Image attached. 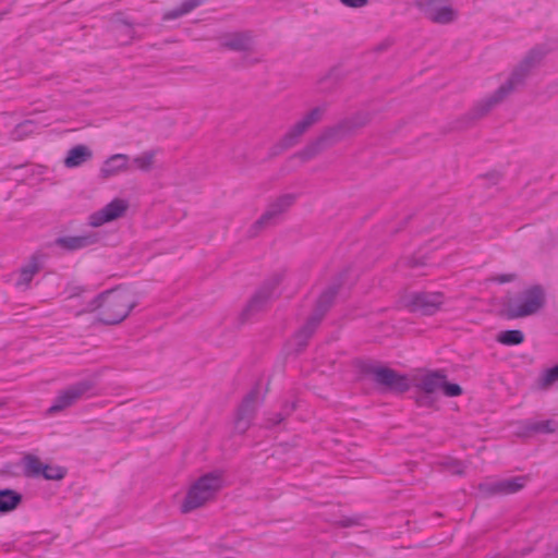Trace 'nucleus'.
<instances>
[{"label": "nucleus", "mask_w": 558, "mask_h": 558, "mask_svg": "<svg viewBox=\"0 0 558 558\" xmlns=\"http://www.w3.org/2000/svg\"><path fill=\"white\" fill-rule=\"evenodd\" d=\"M547 51L542 46H535L529 50L525 57L513 69L509 78L500 85L490 96L478 101L468 113L457 121V129L469 128L474 121L486 116L496 105L500 104L515 87L522 85L530 74L531 70L536 66Z\"/></svg>", "instance_id": "1"}, {"label": "nucleus", "mask_w": 558, "mask_h": 558, "mask_svg": "<svg viewBox=\"0 0 558 558\" xmlns=\"http://www.w3.org/2000/svg\"><path fill=\"white\" fill-rule=\"evenodd\" d=\"M132 293L121 287L106 290L95 296L84 312L97 311V322L102 325H118L135 307Z\"/></svg>", "instance_id": "2"}, {"label": "nucleus", "mask_w": 558, "mask_h": 558, "mask_svg": "<svg viewBox=\"0 0 558 558\" xmlns=\"http://www.w3.org/2000/svg\"><path fill=\"white\" fill-rule=\"evenodd\" d=\"M357 368L361 374L372 376L373 383L380 393L401 395L410 389L408 375L388 366L368 361H359Z\"/></svg>", "instance_id": "3"}, {"label": "nucleus", "mask_w": 558, "mask_h": 558, "mask_svg": "<svg viewBox=\"0 0 558 558\" xmlns=\"http://www.w3.org/2000/svg\"><path fill=\"white\" fill-rule=\"evenodd\" d=\"M546 304V293L541 284L521 291L505 303L504 314L508 319L527 317L538 313Z\"/></svg>", "instance_id": "4"}, {"label": "nucleus", "mask_w": 558, "mask_h": 558, "mask_svg": "<svg viewBox=\"0 0 558 558\" xmlns=\"http://www.w3.org/2000/svg\"><path fill=\"white\" fill-rule=\"evenodd\" d=\"M222 487L221 474L217 471L202 475L187 490L181 504V512L190 513L204 506L213 499L215 494Z\"/></svg>", "instance_id": "5"}, {"label": "nucleus", "mask_w": 558, "mask_h": 558, "mask_svg": "<svg viewBox=\"0 0 558 558\" xmlns=\"http://www.w3.org/2000/svg\"><path fill=\"white\" fill-rule=\"evenodd\" d=\"M348 135L347 129L342 121H340L332 126L326 128L316 138L299 150L295 156L303 161H308Z\"/></svg>", "instance_id": "6"}, {"label": "nucleus", "mask_w": 558, "mask_h": 558, "mask_svg": "<svg viewBox=\"0 0 558 558\" xmlns=\"http://www.w3.org/2000/svg\"><path fill=\"white\" fill-rule=\"evenodd\" d=\"M348 135L347 129L342 121H340L332 126L326 128L316 138L299 150L295 156L303 161H308Z\"/></svg>", "instance_id": "7"}, {"label": "nucleus", "mask_w": 558, "mask_h": 558, "mask_svg": "<svg viewBox=\"0 0 558 558\" xmlns=\"http://www.w3.org/2000/svg\"><path fill=\"white\" fill-rule=\"evenodd\" d=\"M282 279V274L277 272L263 282L241 312L240 319L242 323L247 322L251 317L266 308L268 303L272 300L275 291L281 283Z\"/></svg>", "instance_id": "8"}, {"label": "nucleus", "mask_w": 558, "mask_h": 558, "mask_svg": "<svg viewBox=\"0 0 558 558\" xmlns=\"http://www.w3.org/2000/svg\"><path fill=\"white\" fill-rule=\"evenodd\" d=\"M445 302L442 292H414L403 299L404 306L411 313L429 316L437 313Z\"/></svg>", "instance_id": "9"}, {"label": "nucleus", "mask_w": 558, "mask_h": 558, "mask_svg": "<svg viewBox=\"0 0 558 558\" xmlns=\"http://www.w3.org/2000/svg\"><path fill=\"white\" fill-rule=\"evenodd\" d=\"M94 388L95 381L93 379H82L70 385L56 397L47 412L53 414L73 405Z\"/></svg>", "instance_id": "10"}, {"label": "nucleus", "mask_w": 558, "mask_h": 558, "mask_svg": "<svg viewBox=\"0 0 558 558\" xmlns=\"http://www.w3.org/2000/svg\"><path fill=\"white\" fill-rule=\"evenodd\" d=\"M416 8L432 22L449 24L457 17L451 0H414Z\"/></svg>", "instance_id": "11"}, {"label": "nucleus", "mask_w": 558, "mask_h": 558, "mask_svg": "<svg viewBox=\"0 0 558 558\" xmlns=\"http://www.w3.org/2000/svg\"><path fill=\"white\" fill-rule=\"evenodd\" d=\"M527 482V476H514L499 481H486L477 486L482 498L506 496L521 490Z\"/></svg>", "instance_id": "12"}, {"label": "nucleus", "mask_w": 558, "mask_h": 558, "mask_svg": "<svg viewBox=\"0 0 558 558\" xmlns=\"http://www.w3.org/2000/svg\"><path fill=\"white\" fill-rule=\"evenodd\" d=\"M296 194L288 193L280 195L274 202H271L266 211L257 219L251 228V234L255 235L256 230L265 228L274 223L275 219L282 213L288 210L295 202Z\"/></svg>", "instance_id": "13"}, {"label": "nucleus", "mask_w": 558, "mask_h": 558, "mask_svg": "<svg viewBox=\"0 0 558 558\" xmlns=\"http://www.w3.org/2000/svg\"><path fill=\"white\" fill-rule=\"evenodd\" d=\"M325 108H313L301 121L296 122L281 138V147L291 148L295 146L301 136L315 123H317Z\"/></svg>", "instance_id": "14"}, {"label": "nucleus", "mask_w": 558, "mask_h": 558, "mask_svg": "<svg viewBox=\"0 0 558 558\" xmlns=\"http://www.w3.org/2000/svg\"><path fill=\"white\" fill-rule=\"evenodd\" d=\"M258 397V388L252 389L242 400L241 404L238 408L236 417L234 421V429L244 434L255 415V402Z\"/></svg>", "instance_id": "15"}, {"label": "nucleus", "mask_w": 558, "mask_h": 558, "mask_svg": "<svg viewBox=\"0 0 558 558\" xmlns=\"http://www.w3.org/2000/svg\"><path fill=\"white\" fill-rule=\"evenodd\" d=\"M129 204L121 198H114L108 203L104 208L93 213L89 216V225L92 227H100L104 223L111 222L124 215L128 210Z\"/></svg>", "instance_id": "16"}, {"label": "nucleus", "mask_w": 558, "mask_h": 558, "mask_svg": "<svg viewBox=\"0 0 558 558\" xmlns=\"http://www.w3.org/2000/svg\"><path fill=\"white\" fill-rule=\"evenodd\" d=\"M101 239L99 232L90 231L81 235L59 236L54 240V245L68 252H73L92 246Z\"/></svg>", "instance_id": "17"}, {"label": "nucleus", "mask_w": 558, "mask_h": 558, "mask_svg": "<svg viewBox=\"0 0 558 558\" xmlns=\"http://www.w3.org/2000/svg\"><path fill=\"white\" fill-rule=\"evenodd\" d=\"M343 277L344 275H340L337 281L327 287L317 298L315 308L312 314H314L322 320L332 306L335 299L342 287Z\"/></svg>", "instance_id": "18"}, {"label": "nucleus", "mask_w": 558, "mask_h": 558, "mask_svg": "<svg viewBox=\"0 0 558 558\" xmlns=\"http://www.w3.org/2000/svg\"><path fill=\"white\" fill-rule=\"evenodd\" d=\"M558 429V422L555 420L534 421L524 420L520 422V435L532 437L534 435L553 434Z\"/></svg>", "instance_id": "19"}, {"label": "nucleus", "mask_w": 558, "mask_h": 558, "mask_svg": "<svg viewBox=\"0 0 558 558\" xmlns=\"http://www.w3.org/2000/svg\"><path fill=\"white\" fill-rule=\"evenodd\" d=\"M447 375L444 371L437 369L425 374L416 385V390L435 395L441 390Z\"/></svg>", "instance_id": "20"}, {"label": "nucleus", "mask_w": 558, "mask_h": 558, "mask_svg": "<svg viewBox=\"0 0 558 558\" xmlns=\"http://www.w3.org/2000/svg\"><path fill=\"white\" fill-rule=\"evenodd\" d=\"M129 156L125 154H114L105 160L102 167L100 168V177L102 179H108L110 177L117 175L121 171L128 169Z\"/></svg>", "instance_id": "21"}, {"label": "nucleus", "mask_w": 558, "mask_h": 558, "mask_svg": "<svg viewBox=\"0 0 558 558\" xmlns=\"http://www.w3.org/2000/svg\"><path fill=\"white\" fill-rule=\"evenodd\" d=\"M221 47L232 51H250L252 49V36L248 32L232 33L226 36Z\"/></svg>", "instance_id": "22"}, {"label": "nucleus", "mask_w": 558, "mask_h": 558, "mask_svg": "<svg viewBox=\"0 0 558 558\" xmlns=\"http://www.w3.org/2000/svg\"><path fill=\"white\" fill-rule=\"evenodd\" d=\"M93 158L92 149L84 145L78 144L73 146L69 151L66 157L64 158V166L69 169L77 168L82 166L84 162L90 160Z\"/></svg>", "instance_id": "23"}, {"label": "nucleus", "mask_w": 558, "mask_h": 558, "mask_svg": "<svg viewBox=\"0 0 558 558\" xmlns=\"http://www.w3.org/2000/svg\"><path fill=\"white\" fill-rule=\"evenodd\" d=\"M322 319L311 314L305 324L295 332V340L299 351L307 345L308 339L313 336Z\"/></svg>", "instance_id": "24"}, {"label": "nucleus", "mask_w": 558, "mask_h": 558, "mask_svg": "<svg viewBox=\"0 0 558 558\" xmlns=\"http://www.w3.org/2000/svg\"><path fill=\"white\" fill-rule=\"evenodd\" d=\"M23 501L21 493L11 489H0V515L15 510Z\"/></svg>", "instance_id": "25"}, {"label": "nucleus", "mask_w": 558, "mask_h": 558, "mask_svg": "<svg viewBox=\"0 0 558 558\" xmlns=\"http://www.w3.org/2000/svg\"><path fill=\"white\" fill-rule=\"evenodd\" d=\"M111 24L118 33L122 34L126 38V41L135 38L134 24L128 20L123 13H114L111 19Z\"/></svg>", "instance_id": "26"}, {"label": "nucleus", "mask_w": 558, "mask_h": 558, "mask_svg": "<svg viewBox=\"0 0 558 558\" xmlns=\"http://www.w3.org/2000/svg\"><path fill=\"white\" fill-rule=\"evenodd\" d=\"M41 266L38 257L33 255L27 265L23 266L20 271V277L16 281L17 287H28L33 277L40 270Z\"/></svg>", "instance_id": "27"}, {"label": "nucleus", "mask_w": 558, "mask_h": 558, "mask_svg": "<svg viewBox=\"0 0 558 558\" xmlns=\"http://www.w3.org/2000/svg\"><path fill=\"white\" fill-rule=\"evenodd\" d=\"M205 1L206 0H184L178 8L166 12L163 15V20L165 21L175 20V19L191 12L198 5L203 4Z\"/></svg>", "instance_id": "28"}, {"label": "nucleus", "mask_w": 558, "mask_h": 558, "mask_svg": "<svg viewBox=\"0 0 558 558\" xmlns=\"http://www.w3.org/2000/svg\"><path fill=\"white\" fill-rule=\"evenodd\" d=\"M524 332L519 329L504 330L496 337L497 342L508 347L519 345L524 342Z\"/></svg>", "instance_id": "29"}, {"label": "nucleus", "mask_w": 558, "mask_h": 558, "mask_svg": "<svg viewBox=\"0 0 558 558\" xmlns=\"http://www.w3.org/2000/svg\"><path fill=\"white\" fill-rule=\"evenodd\" d=\"M371 120V117L366 112H357L352 117L345 118L342 121L344 128L347 129L349 135L353 133L355 130L365 126Z\"/></svg>", "instance_id": "30"}, {"label": "nucleus", "mask_w": 558, "mask_h": 558, "mask_svg": "<svg viewBox=\"0 0 558 558\" xmlns=\"http://www.w3.org/2000/svg\"><path fill=\"white\" fill-rule=\"evenodd\" d=\"M25 474L32 477L41 476L43 471L45 470V463L40 461V459L36 456H27L25 458Z\"/></svg>", "instance_id": "31"}, {"label": "nucleus", "mask_w": 558, "mask_h": 558, "mask_svg": "<svg viewBox=\"0 0 558 558\" xmlns=\"http://www.w3.org/2000/svg\"><path fill=\"white\" fill-rule=\"evenodd\" d=\"M155 156V150H146L142 155L134 157L133 163L137 169L147 172L153 168Z\"/></svg>", "instance_id": "32"}, {"label": "nucleus", "mask_w": 558, "mask_h": 558, "mask_svg": "<svg viewBox=\"0 0 558 558\" xmlns=\"http://www.w3.org/2000/svg\"><path fill=\"white\" fill-rule=\"evenodd\" d=\"M558 380V364L547 368L538 378L537 385L541 389H547Z\"/></svg>", "instance_id": "33"}, {"label": "nucleus", "mask_w": 558, "mask_h": 558, "mask_svg": "<svg viewBox=\"0 0 558 558\" xmlns=\"http://www.w3.org/2000/svg\"><path fill=\"white\" fill-rule=\"evenodd\" d=\"M66 475V469L59 465H45V470L41 473V476L45 480H53V481H60L64 478Z\"/></svg>", "instance_id": "34"}, {"label": "nucleus", "mask_w": 558, "mask_h": 558, "mask_svg": "<svg viewBox=\"0 0 558 558\" xmlns=\"http://www.w3.org/2000/svg\"><path fill=\"white\" fill-rule=\"evenodd\" d=\"M415 403L421 408L436 409L437 398L433 393L417 390V395L415 396Z\"/></svg>", "instance_id": "35"}, {"label": "nucleus", "mask_w": 558, "mask_h": 558, "mask_svg": "<svg viewBox=\"0 0 558 558\" xmlns=\"http://www.w3.org/2000/svg\"><path fill=\"white\" fill-rule=\"evenodd\" d=\"M441 391L446 397H458L463 393V389L459 384L449 383L447 378L445 379V384L442 386Z\"/></svg>", "instance_id": "36"}, {"label": "nucleus", "mask_w": 558, "mask_h": 558, "mask_svg": "<svg viewBox=\"0 0 558 558\" xmlns=\"http://www.w3.org/2000/svg\"><path fill=\"white\" fill-rule=\"evenodd\" d=\"M33 129H34V123L32 121H24L20 124H17V126L15 128V133L17 135V137H21L23 135H27V134H31L33 132Z\"/></svg>", "instance_id": "37"}, {"label": "nucleus", "mask_w": 558, "mask_h": 558, "mask_svg": "<svg viewBox=\"0 0 558 558\" xmlns=\"http://www.w3.org/2000/svg\"><path fill=\"white\" fill-rule=\"evenodd\" d=\"M343 76H344V74L342 73L341 69L338 66H335L329 71V73L325 77H323L322 82L327 81V80L338 82V81L342 80Z\"/></svg>", "instance_id": "38"}, {"label": "nucleus", "mask_w": 558, "mask_h": 558, "mask_svg": "<svg viewBox=\"0 0 558 558\" xmlns=\"http://www.w3.org/2000/svg\"><path fill=\"white\" fill-rule=\"evenodd\" d=\"M517 278L515 274H502L493 278L494 281L502 284L514 281Z\"/></svg>", "instance_id": "39"}, {"label": "nucleus", "mask_w": 558, "mask_h": 558, "mask_svg": "<svg viewBox=\"0 0 558 558\" xmlns=\"http://www.w3.org/2000/svg\"><path fill=\"white\" fill-rule=\"evenodd\" d=\"M348 8H362L367 4L368 0H340Z\"/></svg>", "instance_id": "40"}, {"label": "nucleus", "mask_w": 558, "mask_h": 558, "mask_svg": "<svg viewBox=\"0 0 558 558\" xmlns=\"http://www.w3.org/2000/svg\"><path fill=\"white\" fill-rule=\"evenodd\" d=\"M359 524V518H342L338 521V525L341 527H351Z\"/></svg>", "instance_id": "41"}, {"label": "nucleus", "mask_w": 558, "mask_h": 558, "mask_svg": "<svg viewBox=\"0 0 558 558\" xmlns=\"http://www.w3.org/2000/svg\"><path fill=\"white\" fill-rule=\"evenodd\" d=\"M484 178L488 179L490 184H497L501 178V174L499 172L493 171L488 172L484 175Z\"/></svg>", "instance_id": "42"}, {"label": "nucleus", "mask_w": 558, "mask_h": 558, "mask_svg": "<svg viewBox=\"0 0 558 558\" xmlns=\"http://www.w3.org/2000/svg\"><path fill=\"white\" fill-rule=\"evenodd\" d=\"M286 416L282 412L275 413L272 417L269 418L270 424L272 426L280 424L282 421H284Z\"/></svg>", "instance_id": "43"}, {"label": "nucleus", "mask_w": 558, "mask_h": 558, "mask_svg": "<svg viewBox=\"0 0 558 558\" xmlns=\"http://www.w3.org/2000/svg\"><path fill=\"white\" fill-rule=\"evenodd\" d=\"M288 148H283L281 147V140L276 144L274 145L271 148H270V156L271 157H275L279 154H281L282 151L287 150Z\"/></svg>", "instance_id": "44"}, {"label": "nucleus", "mask_w": 558, "mask_h": 558, "mask_svg": "<svg viewBox=\"0 0 558 558\" xmlns=\"http://www.w3.org/2000/svg\"><path fill=\"white\" fill-rule=\"evenodd\" d=\"M543 558H558V544L553 547H548Z\"/></svg>", "instance_id": "45"}, {"label": "nucleus", "mask_w": 558, "mask_h": 558, "mask_svg": "<svg viewBox=\"0 0 558 558\" xmlns=\"http://www.w3.org/2000/svg\"><path fill=\"white\" fill-rule=\"evenodd\" d=\"M390 46H391V40L390 39H385L383 43L378 44L374 48V50H375V52H381V51L387 50Z\"/></svg>", "instance_id": "46"}, {"label": "nucleus", "mask_w": 558, "mask_h": 558, "mask_svg": "<svg viewBox=\"0 0 558 558\" xmlns=\"http://www.w3.org/2000/svg\"><path fill=\"white\" fill-rule=\"evenodd\" d=\"M295 408H296V405H295L294 402L286 403L284 407H283L282 413L284 414V416H287L290 413H292L295 410Z\"/></svg>", "instance_id": "47"}, {"label": "nucleus", "mask_w": 558, "mask_h": 558, "mask_svg": "<svg viewBox=\"0 0 558 558\" xmlns=\"http://www.w3.org/2000/svg\"><path fill=\"white\" fill-rule=\"evenodd\" d=\"M84 291V288L83 287H75L73 288V291L71 292L70 296L73 298V296H78L81 292Z\"/></svg>", "instance_id": "48"}, {"label": "nucleus", "mask_w": 558, "mask_h": 558, "mask_svg": "<svg viewBox=\"0 0 558 558\" xmlns=\"http://www.w3.org/2000/svg\"><path fill=\"white\" fill-rule=\"evenodd\" d=\"M531 551H532V548H531V547H526V548H523V549H522L521 555H522V556H526V555H529Z\"/></svg>", "instance_id": "49"}, {"label": "nucleus", "mask_w": 558, "mask_h": 558, "mask_svg": "<svg viewBox=\"0 0 558 558\" xmlns=\"http://www.w3.org/2000/svg\"><path fill=\"white\" fill-rule=\"evenodd\" d=\"M424 263L423 262H418V260H415V263L413 264V266H423Z\"/></svg>", "instance_id": "50"}, {"label": "nucleus", "mask_w": 558, "mask_h": 558, "mask_svg": "<svg viewBox=\"0 0 558 558\" xmlns=\"http://www.w3.org/2000/svg\"><path fill=\"white\" fill-rule=\"evenodd\" d=\"M454 473L456 474H462V470H456Z\"/></svg>", "instance_id": "51"}]
</instances>
